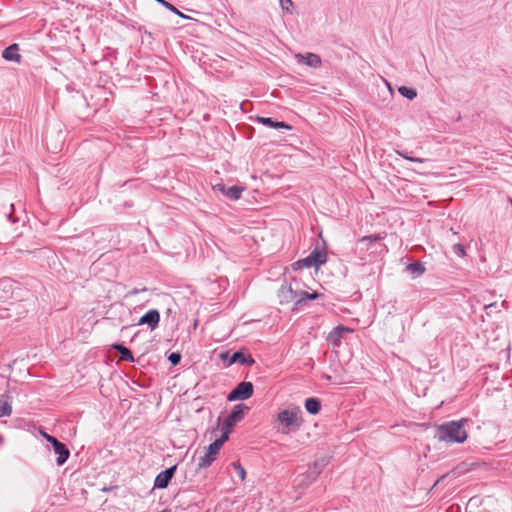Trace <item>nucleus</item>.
Segmentation results:
<instances>
[{
  "label": "nucleus",
  "instance_id": "f257e3e1",
  "mask_svg": "<svg viewBox=\"0 0 512 512\" xmlns=\"http://www.w3.org/2000/svg\"><path fill=\"white\" fill-rule=\"evenodd\" d=\"M467 423V419L445 422L437 427L435 438L447 444L464 443L468 437L465 429Z\"/></svg>",
  "mask_w": 512,
  "mask_h": 512
},
{
  "label": "nucleus",
  "instance_id": "f03ea898",
  "mask_svg": "<svg viewBox=\"0 0 512 512\" xmlns=\"http://www.w3.org/2000/svg\"><path fill=\"white\" fill-rule=\"evenodd\" d=\"M248 410L249 407L245 404H238L234 406L233 410L223 423L220 437L210 443L207 448H221L228 439L233 426L244 418L245 413Z\"/></svg>",
  "mask_w": 512,
  "mask_h": 512
},
{
  "label": "nucleus",
  "instance_id": "7ed1b4c3",
  "mask_svg": "<svg viewBox=\"0 0 512 512\" xmlns=\"http://www.w3.org/2000/svg\"><path fill=\"white\" fill-rule=\"evenodd\" d=\"M277 429L288 434L297 431L303 423L302 411L299 407L284 409L277 414Z\"/></svg>",
  "mask_w": 512,
  "mask_h": 512
},
{
  "label": "nucleus",
  "instance_id": "20e7f679",
  "mask_svg": "<svg viewBox=\"0 0 512 512\" xmlns=\"http://www.w3.org/2000/svg\"><path fill=\"white\" fill-rule=\"evenodd\" d=\"M254 387L251 382H241L227 396L228 401L246 400L253 395Z\"/></svg>",
  "mask_w": 512,
  "mask_h": 512
},
{
  "label": "nucleus",
  "instance_id": "39448f33",
  "mask_svg": "<svg viewBox=\"0 0 512 512\" xmlns=\"http://www.w3.org/2000/svg\"><path fill=\"white\" fill-rule=\"evenodd\" d=\"M277 297L280 304H287L293 301L297 304L299 293L294 291L291 286L282 285L278 290Z\"/></svg>",
  "mask_w": 512,
  "mask_h": 512
},
{
  "label": "nucleus",
  "instance_id": "423d86ee",
  "mask_svg": "<svg viewBox=\"0 0 512 512\" xmlns=\"http://www.w3.org/2000/svg\"><path fill=\"white\" fill-rule=\"evenodd\" d=\"M160 321V314L157 309H151L144 314L138 321V325H148L151 330L157 328Z\"/></svg>",
  "mask_w": 512,
  "mask_h": 512
},
{
  "label": "nucleus",
  "instance_id": "0eeeda50",
  "mask_svg": "<svg viewBox=\"0 0 512 512\" xmlns=\"http://www.w3.org/2000/svg\"><path fill=\"white\" fill-rule=\"evenodd\" d=\"M175 470H176V465L159 473L155 478L154 487L160 488V489L166 488L168 486L170 480L172 479Z\"/></svg>",
  "mask_w": 512,
  "mask_h": 512
},
{
  "label": "nucleus",
  "instance_id": "6e6552de",
  "mask_svg": "<svg viewBox=\"0 0 512 512\" xmlns=\"http://www.w3.org/2000/svg\"><path fill=\"white\" fill-rule=\"evenodd\" d=\"M214 191L220 192L223 195L227 196L231 200H238L241 196L243 188L238 186H232L227 188L224 184H216L213 186Z\"/></svg>",
  "mask_w": 512,
  "mask_h": 512
},
{
  "label": "nucleus",
  "instance_id": "1a4fd4ad",
  "mask_svg": "<svg viewBox=\"0 0 512 512\" xmlns=\"http://www.w3.org/2000/svg\"><path fill=\"white\" fill-rule=\"evenodd\" d=\"M234 363L252 366L255 363V360L252 358L250 354H245L243 351H237L233 353L229 358L228 366Z\"/></svg>",
  "mask_w": 512,
  "mask_h": 512
},
{
  "label": "nucleus",
  "instance_id": "9d476101",
  "mask_svg": "<svg viewBox=\"0 0 512 512\" xmlns=\"http://www.w3.org/2000/svg\"><path fill=\"white\" fill-rule=\"evenodd\" d=\"M330 456L324 454V455H321L320 457H318L315 462H314V466H313V477L311 480H309L308 482L306 483H303L302 481L299 483V485H304V486H308L315 478L316 476L320 473V471L322 470V468H324L330 461Z\"/></svg>",
  "mask_w": 512,
  "mask_h": 512
},
{
  "label": "nucleus",
  "instance_id": "9b49d317",
  "mask_svg": "<svg viewBox=\"0 0 512 512\" xmlns=\"http://www.w3.org/2000/svg\"><path fill=\"white\" fill-rule=\"evenodd\" d=\"M18 52L19 45L14 43L4 49L2 57L7 61H15L19 63L22 57Z\"/></svg>",
  "mask_w": 512,
  "mask_h": 512
},
{
  "label": "nucleus",
  "instance_id": "f8f14e48",
  "mask_svg": "<svg viewBox=\"0 0 512 512\" xmlns=\"http://www.w3.org/2000/svg\"><path fill=\"white\" fill-rule=\"evenodd\" d=\"M309 256L311 257L312 261L314 262V267L319 268L322 264L326 263L327 261V254L325 251L320 250L319 248H315Z\"/></svg>",
  "mask_w": 512,
  "mask_h": 512
},
{
  "label": "nucleus",
  "instance_id": "ddd939ff",
  "mask_svg": "<svg viewBox=\"0 0 512 512\" xmlns=\"http://www.w3.org/2000/svg\"><path fill=\"white\" fill-rule=\"evenodd\" d=\"M297 57L312 68H318L321 66V58L316 54L307 53L305 56L298 54Z\"/></svg>",
  "mask_w": 512,
  "mask_h": 512
},
{
  "label": "nucleus",
  "instance_id": "4468645a",
  "mask_svg": "<svg viewBox=\"0 0 512 512\" xmlns=\"http://www.w3.org/2000/svg\"><path fill=\"white\" fill-rule=\"evenodd\" d=\"M381 239L382 237L379 235L364 236L358 240L357 246L360 248V250H368L372 243H375Z\"/></svg>",
  "mask_w": 512,
  "mask_h": 512
},
{
  "label": "nucleus",
  "instance_id": "2eb2a0df",
  "mask_svg": "<svg viewBox=\"0 0 512 512\" xmlns=\"http://www.w3.org/2000/svg\"><path fill=\"white\" fill-rule=\"evenodd\" d=\"M112 348L119 352L121 360L128 361V362H134L135 361L134 357L132 355V352L130 351V349H128L124 345H122V344H114V345H112Z\"/></svg>",
  "mask_w": 512,
  "mask_h": 512
},
{
  "label": "nucleus",
  "instance_id": "dca6fc26",
  "mask_svg": "<svg viewBox=\"0 0 512 512\" xmlns=\"http://www.w3.org/2000/svg\"><path fill=\"white\" fill-rule=\"evenodd\" d=\"M219 450H208L207 453L199 458L198 466L204 468L209 466L217 457Z\"/></svg>",
  "mask_w": 512,
  "mask_h": 512
},
{
  "label": "nucleus",
  "instance_id": "f3484780",
  "mask_svg": "<svg viewBox=\"0 0 512 512\" xmlns=\"http://www.w3.org/2000/svg\"><path fill=\"white\" fill-rule=\"evenodd\" d=\"M257 120H258V122H260L264 125L270 126L272 128H284L287 130L291 129V126L288 125L287 123L273 121L271 118H268V117H258Z\"/></svg>",
  "mask_w": 512,
  "mask_h": 512
},
{
  "label": "nucleus",
  "instance_id": "a211bd4d",
  "mask_svg": "<svg viewBox=\"0 0 512 512\" xmlns=\"http://www.w3.org/2000/svg\"><path fill=\"white\" fill-rule=\"evenodd\" d=\"M305 409L310 414H317L321 409V403L317 398H308L305 401Z\"/></svg>",
  "mask_w": 512,
  "mask_h": 512
},
{
  "label": "nucleus",
  "instance_id": "6ab92c4d",
  "mask_svg": "<svg viewBox=\"0 0 512 512\" xmlns=\"http://www.w3.org/2000/svg\"><path fill=\"white\" fill-rule=\"evenodd\" d=\"M11 413H12V407L8 401V397L1 396V398H0V417L10 416Z\"/></svg>",
  "mask_w": 512,
  "mask_h": 512
},
{
  "label": "nucleus",
  "instance_id": "aec40b11",
  "mask_svg": "<svg viewBox=\"0 0 512 512\" xmlns=\"http://www.w3.org/2000/svg\"><path fill=\"white\" fill-rule=\"evenodd\" d=\"M407 270L415 276H420L425 272V267L421 262L417 261L409 264Z\"/></svg>",
  "mask_w": 512,
  "mask_h": 512
},
{
  "label": "nucleus",
  "instance_id": "412c9836",
  "mask_svg": "<svg viewBox=\"0 0 512 512\" xmlns=\"http://www.w3.org/2000/svg\"><path fill=\"white\" fill-rule=\"evenodd\" d=\"M310 267H314V262L312 261L310 256L300 259L293 264V268L295 270L302 269V268H310Z\"/></svg>",
  "mask_w": 512,
  "mask_h": 512
},
{
  "label": "nucleus",
  "instance_id": "4be33fe9",
  "mask_svg": "<svg viewBox=\"0 0 512 512\" xmlns=\"http://www.w3.org/2000/svg\"><path fill=\"white\" fill-rule=\"evenodd\" d=\"M322 295L317 293V292H313V293H308L306 291H301L299 293V297L297 299V304H300L302 303L303 301H306V300H315L319 297H321Z\"/></svg>",
  "mask_w": 512,
  "mask_h": 512
},
{
  "label": "nucleus",
  "instance_id": "5701e85b",
  "mask_svg": "<svg viewBox=\"0 0 512 512\" xmlns=\"http://www.w3.org/2000/svg\"><path fill=\"white\" fill-rule=\"evenodd\" d=\"M398 92L403 96L408 98L409 100H413L417 96V92L415 89L408 88L406 86H401L398 88Z\"/></svg>",
  "mask_w": 512,
  "mask_h": 512
},
{
  "label": "nucleus",
  "instance_id": "b1692460",
  "mask_svg": "<svg viewBox=\"0 0 512 512\" xmlns=\"http://www.w3.org/2000/svg\"><path fill=\"white\" fill-rule=\"evenodd\" d=\"M40 434L53 445V448H66L63 443L59 442L55 437L48 435L42 430H40Z\"/></svg>",
  "mask_w": 512,
  "mask_h": 512
},
{
  "label": "nucleus",
  "instance_id": "393cba45",
  "mask_svg": "<svg viewBox=\"0 0 512 512\" xmlns=\"http://www.w3.org/2000/svg\"><path fill=\"white\" fill-rule=\"evenodd\" d=\"M346 332H353V330L344 326H338L334 329L330 336L335 337V339L338 340Z\"/></svg>",
  "mask_w": 512,
  "mask_h": 512
},
{
  "label": "nucleus",
  "instance_id": "a878e982",
  "mask_svg": "<svg viewBox=\"0 0 512 512\" xmlns=\"http://www.w3.org/2000/svg\"><path fill=\"white\" fill-rule=\"evenodd\" d=\"M157 2H159L161 5H163L166 9L172 11L173 13L179 15L180 17L182 18H186V16L181 13L175 6H173L171 3L165 1V0H156Z\"/></svg>",
  "mask_w": 512,
  "mask_h": 512
},
{
  "label": "nucleus",
  "instance_id": "bb28decb",
  "mask_svg": "<svg viewBox=\"0 0 512 512\" xmlns=\"http://www.w3.org/2000/svg\"><path fill=\"white\" fill-rule=\"evenodd\" d=\"M57 456V464L62 465L69 457V450H55Z\"/></svg>",
  "mask_w": 512,
  "mask_h": 512
},
{
  "label": "nucleus",
  "instance_id": "cd10ccee",
  "mask_svg": "<svg viewBox=\"0 0 512 512\" xmlns=\"http://www.w3.org/2000/svg\"><path fill=\"white\" fill-rule=\"evenodd\" d=\"M397 154L399 156H401L402 158L408 160V161H411V162H418V163H423L425 160L422 159V158H418V157H411L409 156L407 153L405 152H402V151H396Z\"/></svg>",
  "mask_w": 512,
  "mask_h": 512
},
{
  "label": "nucleus",
  "instance_id": "c85d7f7f",
  "mask_svg": "<svg viewBox=\"0 0 512 512\" xmlns=\"http://www.w3.org/2000/svg\"><path fill=\"white\" fill-rule=\"evenodd\" d=\"M452 249H453V252L460 257H464L466 255L465 248L462 244H459V243L454 244Z\"/></svg>",
  "mask_w": 512,
  "mask_h": 512
},
{
  "label": "nucleus",
  "instance_id": "c756f323",
  "mask_svg": "<svg viewBox=\"0 0 512 512\" xmlns=\"http://www.w3.org/2000/svg\"><path fill=\"white\" fill-rule=\"evenodd\" d=\"M233 468L235 469L237 475L240 477L241 480L245 479L246 472L245 469L239 464V463H233Z\"/></svg>",
  "mask_w": 512,
  "mask_h": 512
},
{
  "label": "nucleus",
  "instance_id": "7c9ffc66",
  "mask_svg": "<svg viewBox=\"0 0 512 512\" xmlns=\"http://www.w3.org/2000/svg\"><path fill=\"white\" fill-rule=\"evenodd\" d=\"M168 360L171 362L172 365H177L181 360V355L179 353H171L168 356Z\"/></svg>",
  "mask_w": 512,
  "mask_h": 512
},
{
  "label": "nucleus",
  "instance_id": "2f4dec72",
  "mask_svg": "<svg viewBox=\"0 0 512 512\" xmlns=\"http://www.w3.org/2000/svg\"><path fill=\"white\" fill-rule=\"evenodd\" d=\"M279 1H280V5H281L283 10L288 11L289 7L292 6V1L291 0H279Z\"/></svg>",
  "mask_w": 512,
  "mask_h": 512
},
{
  "label": "nucleus",
  "instance_id": "473e14b6",
  "mask_svg": "<svg viewBox=\"0 0 512 512\" xmlns=\"http://www.w3.org/2000/svg\"><path fill=\"white\" fill-rule=\"evenodd\" d=\"M231 357V355L229 354L228 351H224V352H221L220 353V358L223 360V361H228L229 362V358Z\"/></svg>",
  "mask_w": 512,
  "mask_h": 512
},
{
  "label": "nucleus",
  "instance_id": "72a5a7b5",
  "mask_svg": "<svg viewBox=\"0 0 512 512\" xmlns=\"http://www.w3.org/2000/svg\"><path fill=\"white\" fill-rule=\"evenodd\" d=\"M142 291H146V288H143V289L134 288L133 290L128 292L127 296L136 295Z\"/></svg>",
  "mask_w": 512,
  "mask_h": 512
},
{
  "label": "nucleus",
  "instance_id": "f704fd0d",
  "mask_svg": "<svg viewBox=\"0 0 512 512\" xmlns=\"http://www.w3.org/2000/svg\"><path fill=\"white\" fill-rule=\"evenodd\" d=\"M5 285H6V281L5 280H1L0 281V290H4Z\"/></svg>",
  "mask_w": 512,
  "mask_h": 512
}]
</instances>
